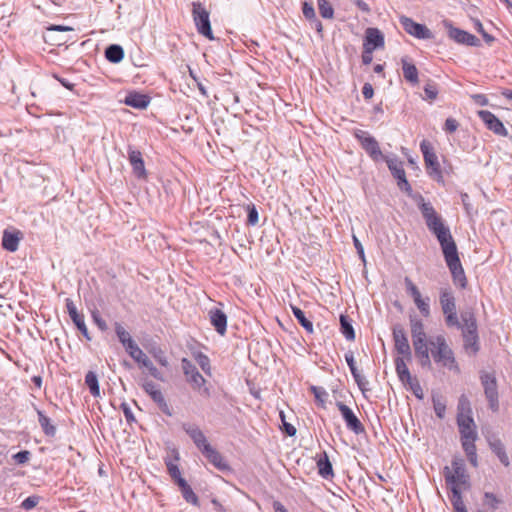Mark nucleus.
<instances>
[{
    "label": "nucleus",
    "mask_w": 512,
    "mask_h": 512,
    "mask_svg": "<svg viewBox=\"0 0 512 512\" xmlns=\"http://www.w3.org/2000/svg\"><path fill=\"white\" fill-rule=\"evenodd\" d=\"M409 325L412 338V345L419 364L423 368L430 369L432 363L429 352V339L425 331L423 321L416 315L409 316Z\"/></svg>",
    "instance_id": "nucleus-1"
},
{
    "label": "nucleus",
    "mask_w": 512,
    "mask_h": 512,
    "mask_svg": "<svg viewBox=\"0 0 512 512\" xmlns=\"http://www.w3.org/2000/svg\"><path fill=\"white\" fill-rule=\"evenodd\" d=\"M458 128V122L454 118H447L444 124V130L453 133Z\"/></svg>",
    "instance_id": "nucleus-63"
},
{
    "label": "nucleus",
    "mask_w": 512,
    "mask_h": 512,
    "mask_svg": "<svg viewBox=\"0 0 512 512\" xmlns=\"http://www.w3.org/2000/svg\"><path fill=\"white\" fill-rule=\"evenodd\" d=\"M385 45L383 34H367L363 49L373 53L374 50L383 48Z\"/></svg>",
    "instance_id": "nucleus-33"
},
{
    "label": "nucleus",
    "mask_w": 512,
    "mask_h": 512,
    "mask_svg": "<svg viewBox=\"0 0 512 512\" xmlns=\"http://www.w3.org/2000/svg\"><path fill=\"white\" fill-rule=\"evenodd\" d=\"M439 303L445 316L446 325H458L459 323L456 311V299L451 288L443 287L440 289Z\"/></svg>",
    "instance_id": "nucleus-5"
},
{
    "label": "nucleus",
    "mask_w": 512,
    "mask_h": 512,
    "mask_svg": "<svg viewBox=\"0 0 512 512\" xmlns=\"http://www.w3.org/2000/svg\"><path fill=\"white\" fill-rule=\"evenodd\" d=\"M105 57L111 63H119L124 58V50L120 45L111 44L105 50Z\"/></svg>",
    "instance_id": "nucleus-36"
},
{
    "label": "nucleus",
    "mask_w": 512,
    "mask_h": 512,
    "mask_svg": "<svg viewBox=\"0 0 512 512\" xmlns=\"http://www.w3.org/2000/svg\"><path fill=\"white\" fill-rule=\"evenodd\" d=\"M461 490L462 489H456V488L450 489V491H451L450 501H451L455 511H459L460 509L466 508L465 504L463 502L462 496H461Z\"/></svg>",
    "instance_id": "nucleus-48"
},
{
    "label": "nucleus",
    "mask_w": 512,
    "mask_h": 512,
    "mask_svg": "<svg viewBox=\"0 0 512 512\" xmlns=\"http://www.w3.org/2000/svg\"><path fill=\"white\" fill-rule=\"evenodd\" d=\"M205 447L206 448L202 454L212 465H214L220 471H226L229 469V465L224 460L223 456L214 447L211 445Z\"/></svg>",
    "instance_id": "nucleus-28"
},
{
    "label": "nucleus",
    "mask_w": 512,
    "mask_h": 512,
    "mask_svg": "<svg viewBox=\"0 0 512 512\" xmlns=\"http://www.w3.org/2000/svg\"><path fill=\"white\" fill-rule=\"evenodd\" d=\"M20 239L21 233L19 231L10 232L5 230L2 237V246L9 252H15L18 249Z\"/></svg>",
    "instance_id": "nucleus-29"
},
{
    "label": "nucleus",
    "mask_w": 512,
    "mask_h": 512,
    "mask_svg": "<svg viewBox=\"0 0 512 512\" xmlns=\"http://www.w3.org/2000/svg\"><path fill=\"white\" fill-rule=\"evenodd\" d=\"M167 470L171 478L174 480V482L178 485L179 480H185L181 476L180 469L177 464L173 463L172 461L166 462Z\"/></svg>",
    "instance_id": "nucleus-50"
},
{
    "label": "nucleus",
    "mask_w": 512,
    "mask_h": 512,
    "mask_svg": "<svg viewBox=\"0 0 512 512\" xmlns=\"http://www.w3.org/2000/svg\"><path fill=\"white\" fill-rule=\"evenodd\" d=\"M432 402L435 414L440 419H443L446 412V403L443 397L441 395H433Z\"/></svg>",
    "instance_id": "nucleus-46"
},
{
    "label": "nucleus",
    "mask_w": 512,
    "mask_h": 512,
    "mask_svg": "<svg viewBox=\"0 0 512 512\" xmlns=\"http://www.w3.org/2000/svg\"><path fill=\"white\" fill-rule=\"evenodd\" d=\"M317 467H318V470H319V474L322 477L328 478L329 476H333L332 464L329 461V458H328L326 453L324 454L323 458H320L318 460Z\"/></svg>",
    "instance_id": "nucleus-43"
},
{
    "label": "nucleus",
    "mask_w": 512,
    "mask_h": 512,
    "mask_svg": "<svg viewBox=\"0 0 512 512\" xmlns=\"http://www.w3.org/2000/svg\"><path fill=\"white\" fill-rule=\"evenodd\" d=\"M383 160L387 163V166H388L389 170L391 171L392 175L397 179L398 187L401 190H404L407 192L411 191V186L406 179V174L403 169L402 162L399 161L396 157H388V156H386Z\"/></svg>",
    "instance_id": "nucleus-14"
},
{
    "label": "nucleus",
    "mask_w": 512,
    "mask_h": 512,
    "mask_svg": "<svg viewBox=\"0 0 512 512\" xmlns=\"http://www.w3.org/2000/svg\"><path fill=\"white\" fill-rule=\"evenodd\" d=\"M39 502L38 496H29L21 504V507L25 510L33 509Z\"/></svg>",
    "instance_id": "nucleus-59"
},
{
    "label": "nucleus",
    "mask_w": 512,
    "mask_h": 512,
    "mask_svg": "<svg viewBox=\"0 0 512 512\" xmlns=\"http://www.w3.org/2000/svg\"><path fill=\"white\" fill-rule=\"evenodd\" d=\"M416 307L424 317L430 316V298H419L414 301Z\"/></svg>",
    "instance_id": "nucleus-49"
},
{
    "label": "nucleus",
    "mask_w": 512,
    "mask_h": 512,
    "mask_svg": "<svg viewBox=\"0 0 512 512\" xmlns=\"http://www.w3.org/2000/svg\"><path fill=\"white\" fill-rule=\"evenodd\" d=\"M355 137L359 140L361 147L375 162L383 160V155L377 140L366 131L359 130L355 133Z\"/></svg>",
    "instance_id": "nucleus-12"
},
{
    "label": "nucleus",
    "mask_w": 512,
    "mask_h": 512,
    "mask_svg": "<svg viewBox=\"0 0 512 512\" xmlns=\"http://www.w3.org/2000/svg\"><path fill=\"white\" fill-rule=\"evenodd\" d=\"M144 391L152 398V400L158 405L160 410L170 415L169 406L165 400V397L158 386L153 381L145 380L142 383Z\"/></svg>",
    "instance_id": "nucleus-19"
},
{
    "label": "nucleus",
    "mask_w": 512,
    "mask_h": 512,
    "mask_svg": "<svg viewBox=\"0 0 512 512\" xmlns=\"http://www.w3.org/2000/svg\"><path fill=\"white\" fill-rule=\"evenodd\" d=\"M193 18L198 32H212L209 13L200 3H193Z\"/></svg>",
    "instance_id": "nucleus-21"
},
{
    "label": "nucleus",
    "mask_w": 512,
    "mask_h": 512,
    "mask_svg": "<svg viewBox=\"0 0 512 512\" xmlns=\"http://www.w3.org/2000/svg\"><path fill=\"white\" fill-rule=\"evenodd\" d=\"M404 283L406 291L413 298V301L422 297L418 287L412 282V280L409 277H405Z\"/></svg>",
    "instance_id": "nucleus-52"
},
{
    "label": "nucleus",
    "mask_w": 512,
    "mask_h": 512,
    "mask_svg": "<svg viewBox=\"0 0 512 512\" xmlns=\"http://www.w3.org/2000/svg\"><path fill=\"white\" fill-rule=\"evenodd\" d=\"M462 448L468 461L473 467L478 466L477 449L475 442L478 439L477 427L472 416L460 415L457 417Z\"/></svg>",
    "instance_id": "nucleus-2"
},
{
    "label": "nucleus",
    "mask_w": 512,
    "mask_h": 512,
    "mask_svg": "<svg viewBox=\"0 0 512 512\" xmlns=\"http://www.w3.org/2000/svg\"><path fill=\"white\" fill-rule=\"evenodd\" d=\"M420 210L425 219L428 229L436 237L448 229V227L444 225L441 217L436 213L431 203L422 201L420 205Z\"/></svg>",
    "instance_id": "nucleus-10"
},
{
    "label": "nucleus",
    "mask_w": 512,
    "mask_h": 512,
    "mask_svg": "<svg viewBox=\"0 0 512 512\" xmlns=\"http://www.w3.org/2000/svg\"><path fill=\"white\" fill-rule=\"evenodd\" d=\"M404 283L406 291L413 298V301L422 297L418 287L412 282V280L409 277H405Z\"/></svg>",
    "instance_id": "nucleus-53"
},
{
    "label": "nucleus",
    "mask_w": 512,
    "mask_h": 512,
    "mask_svg": "<svg viewBox=\"0 0 512 512\" xmlns=\"http://www.w3.org/2000/svg\"><path fill=\"white\" fill-rule=\"evenodd\" d=\"M310 390L314 394L318 405L325 408V404L329 396L328 392L323 387L319 386H311Z\"/></svg>",
    "instance_id": "nucleus-47"
},
{
    "label": "nucleus",
    "mask_w": 512,
    "mask_h": 512,
    "mask_svg": "<svg viewBox=\"0 0 512 512\" xmlns=\"http://www.w3.org/2000/svg\"><path fill=\"white\" fill-rule=\"evenodd\" d=\"M30 452L29 451H19L16 453L13 458L18 464H24L29 460Z\"/></svg>",
    "instance_id": "nucleus-62"
},
{
    "label": "nucleus",
    "mask_w": 512,
    "mask_h": 512,
    "mask_svg": "<svg viewBox=\"0 0 512 512\" xmlns=\"http://www.w3.org/2000/svg\"><path fill=\"white\" fill-rule=\"evenodd\" d=\"M340 325H341V332L344 335V337L349 341H353L355 339V332H354V328H353L348 316H346V315L340 316Z\"/></svg>",
    "instance_id": "nucleus-42"
},
{
    "label": "nucleus",
    "mask_w": 512,
    "mask_h": 512,
    "mask_svg": "<svg viewBox=\"0 0 512 512\" xmlns=\"http://www.w3.org/2000/svg\"><path fill=\"white\" fill-rule=\"evenodd\" d=\"M489 446H490L491 450L496 454V456L498 457L500 462L506 467L509 466V464H510L509 458H508V455L505 451V447H504L503 443L501 442V440L496 439L494 441H490Z\"/></svg>",
    "instance_id": "nucleus-35"
},
{
    "label": "nucleus",
    "mask_w": 512,
    "mask_h": 512,
    "mask_svg": "<svg viewBox=\"0 0 512 512\" xmlns=\"http://www.w3.org/2000/svg\"><path fill=\"white\" fill-rule=\"evenodd\" d=\"M477 115L483 121L488 130L492 131L494 134L498 136H508V131L505 128L503 122L498 117H496L492 112L488 110H479L477 112Z\"/></svg>",
    "instance_id": "nucleus-15"
},
{
    "label": "nucleus",
    "mask_w": 512,
    "mask_h": 512,
    "mask_svg": "<svg viewBox=\"0 0 512 512\" xmlns=\"http://www.w3.org/2000/svg\"><path fill=\"white\" fill-rule=\"evenodd\" d=\"M129 355L140 365L145 367L150 375L157 380L163 381V374L154 366L152 361L147 357V355L139 348L137 345L130 352Z\"/></svg>",
    "instance_id": "nucleus-18"
},
{
    "label": "nucleus",
    "mask_w": 512,
    "mask_h": 512,
    "mask_svg": "<svg viewBox=\"0 0 512 512\" xmlns=\"http://www.w3.org/2000/svg\"><path fill=\"white\" fill-rule=\"evenodd\" d=\"M280 417H281L284 432L288 436H291V437L294 436L296 434V428L293 425L286 422L285 415L282 411L280 412Z\"/></svg>",
    "instance_id": "nucleus-60"
},
{
    "label": "nucleus",
    "mask_w": 512,
    "mask_h": 512,
    "mask_svg": "<svg viewBox=\"0 0 512 512\" xmlns=\"http://www.w3.org/2000/svg\"><path fill=\"white\" fill-rule=\"evenodd\" d=\"M259 215L258 211L256 210L255 206H249L248 207V216H247V223L249 225H256L258 223Z\"/></svg>",
    "instance_id": "nucleus-57"
},
{
    "label": "nucleus",
    "mask_w": 512,
    "mask_h": 512,
    "mask_svg": "<svg viewBox=\"0 0 512 512\" xmlns=\"http://www.w3.org/2000/svg\"><path fill=\"white\" fill-rule=\"evenodd\" d=\"M420 210L425 219L428 229L436 237L448 229V227L444 225L441 217L436 213L431 203L422 201L420 205Z\"/></svg>",
    "instance_id": "nucleus-9"
},
{
    "label": "nucleus",
    "mask_w": 512,
    "mask_h": 512,
    "mask_svg": "<svg viewBox=\"0 0 512 512\" xmlns=\"http://www.w3.org/2000/svg\"><path fill=\"white\" fill-rule=\"evenodd\" d=\"M464 341V348L466 351H470L473 354H476L479 349V336L477 333L465 334L462 335Z\"/></svg>",
    "instance_id": "nucleus-38"
},
{
    "label": "nucleus",
    "mask_w": 512,
    "mask_h": 512,
    "mask_svg": "<svg viewBox=\"0 0 512 512\" xmlns=\"http://www.w3.org/2000/svg\"><path fill=\"white\" fill-rule=\"evenodd\" d=\"M38 422L45 433V435L53 437L56 434V427L51 424L50 418H48L42 411L38 410Z\"/></svg>",
    "instance_id": "nucleus-40"
},
{
    "label": "nucleus",
    "mask_w": 512,
    "mask_h": 512,
    "mask_svg": "<svg viewBox=\"0 0 512 512\" xmlns=\"http://www.w3.org/2000/svg\"><path fill=\"white\" fill-rule=\"evenodd\" d=\"M401 63L403 77L405 78V80L413 85L418 84V69L416 68V66L412 62H410L408 57H403L401 59Z\"/></svg>",
    "instance_id": "nucleus-30"
},
{
    "label": "nucleus",
    "mask_w": 512,
    "mask_h": 512,
    "mask_svg": "<svg viewBox=\"0 0 512 512\" xmlns=\"http://www.w3.org/2000/svg\"><path fill=\"white\" fill-rule=\"evenodd\" d=\"M128 159L132 166L133 173L139 179H145L147 176V172L144 165V160L142 158V154L139 150L132 149L129 147L128 150Z\"/></svg>",
    "instance_id": "nucleus-24"
},
{
    "label": "nucleus",
    "mask_w": 512,
    "mask_h": 512,
    "mask_svg": "<svg viewBox=\"0 0 512 512\" xmlns=\"http://www.w3.org/2000/svg\"><path fill=\"white\" fill-rule=\"evenodd\" d=\"M181 366L187 381L192 385L193 389L198 390L205 397H210V390L208 387H205L206 380L200 374L197 367L186 358L182 359Z\"/></svg>",
    "instance_id": "nucleus-6"
},
{
    "label": "nucleus",
    "mask_w": 512,
    "mask_h": 512,
    "mask_svg": "<svg viewBox=\"0 0 512 512\" xmlns=\"http://www.w3.org/2000/svg\"><path fill=\"white\" fill-rule=\"evenodd\" d=\"M66 308H67V312H68L71 320L73 321V323L80 330L82 335L86 339L90 340L91 338L89 336L88 329H87L85 321H84V316H83V314H80L77 311V308H76L74 302L69 298L66 299Z\"/></svg>",
    "instance_id": "nucleus-23"
},
{
    "label": "nucleus",
    "mask_w": 512,
    "mask_h": 512,
    "mask_svg": "<svg viewBox=\"0 0 512 512\" xmlns=\"http://www.w3.org/2000/svg\"><path fill=\"white\" fill-rule=\"evenodd\" d=\"M183 430L189 435V437L193 440L196 447L203 452L205 450V446H210L208 443L204 433L201 429L195 425L190 423H184L182 425Z\"/></svg>",
    "instance_id": "nucleus-22"
},
{
    "label": "nucleus",
    "mask_w": 512,
    "mask_h": 512,
    "mask_svg": "<svg viewBox=\"0 0 512 512\" xmlns=\"http://www.w3.org/2000/svg\"><path fill=\"white\" fill-rule=\"evenodd\" d=\"M318 9L323 18H332L334 10L327 0H318Z\"/></svg>",
    "instance_id": "nucleus-51"
},
{
    "label": "nucleus",
    "mask_w": 512,
    "mask_h": 512,
    "mask_svg": "<svg viewBox=\"0 0 512 512\" xmlns=\"http://www.w3.org/2000/svg\"><path fill=\"white\" fill-rule=\"evenodd\" d=\"M436 238L441 246L444 259L458 254L456 243L451 235L449 228L438 235Z\"/></svg>",
    "instance_id": "nucleus-26"
},
{
    "label": "nucleus",
    "mask_w": 512,
    "mask_h": 512,
    "mask_svg": "<svg viewBox=\"0 0 512 512\" xmlns=\"http://www.w3.org/2000/svg\"><path fill=\"white\" fill-rule=\"evenodd\" d=\"M336 406L341 412V415L349 430L353 431L357 435L365 431L364 426L362 425V423L360 422V420L358 419V417L355 415L351 408H349L342 402H337Z\"/></svg>",
    "instance_id": "nucleus-17"
},
{
    "label": "nucleus",
    "mask_w": 512,
    "mask_h": 512,
    "mask_svg": "<svg viewBox=\"0 0 512 512\" xmlns=\"http://www.w3.org/2000/svg\"><path fill=\"white\" fill-rule=\"evenodd\" d=\"M121 410L123 411L125 419H126V421L129 424H132V423L136 422L135 416L132 413V410H131L130 406L127 403L123 402L121 404Z\"/></svg>",
    "instance_id": "nucleus-58"
},
{
    "label": "nucleus",
    "mask_w": 512,
    "mask_h": 512,
    "mask_svg": "<svg viewBox=\"0 0 512 512\" xmlns=\"http://www.w3.org/2000/svg\"><path fill=\"white\" fill-rule=\"evenodd\" d=\"M420 149L423 153L424 162L427 167L428 174L436 180L442 178L440 164L437 155L433 151L431 144L427 140L420 143Z\"/></svg>",
    "instance_id": "nucleus-11"
},
{
    "label": "nucleus",
    "mask_w": 512,
    "mask_h": 512,
    "mask_svg": "<svg viewBox=\"0 0 512 512\" xmlns=\"http://www.w3.org/2000/svg\"><path fill=\"white\" fill-rule=\"evenodd\" d=\"M124 102L133 108L145 109L150 103V98L144 94L130 93L126 96Z\"/></svg>",
    "instance_id": "nucleus-32"
},
{
    "label": "nucleus",
    "mask_w": 512,
    "mask_h": 512,
    "mask_svg": "<svg viewBox=\"0 0 512 512\" xmlns=\"http://www.w3.org/2000/svg\"><path fill=\"white\" fill-rule=\"evenodd\" d=\"M428 347L430 358L432 357L436 363L449 370L459 371L454 352L449 347L446 337L443 334L430 337Z\"/></svg>",
    "instance_id": "nucleus-3"
},
{
    "label": "nucleus",
    "mask_w": 512,
    "mask_h": 512,
    "mask_svg": "<svg viewBox=\"0 0 512 512\" xmlns=\"http://www.w3.org/2000/svg\"><path fill=\"white\" fill-rule=\"evenodd\" d=\"M425 98L429 100H434L438 95V89L433 82H428L424 86Z\"/></svg>",
    "instance_id": "nucleus-56"
},
{
    "label": "nucleus",
    "mask_w": 512,
    "mask_h": 512,
    "mask_svg": "<svg viewBox=\"0 0 512 512\" xmlns=\"http://www.w3.org/2000/svg\"><path fill=\"white\" fill-rule=\"evenodd\" d=\"M350 368V371H351V374L353 375V378L355 380V382L357 383V385L359 386V388L361 390H364V387L365 385L367 384V381L365 380V378L359 373L357 367H356V364L353 365L352 367H349Z\"/></svg>",
    "instance_id": "nucleus-55"
},
{
    "label": "nucleus",
    "mask_w": 512,
    "mask_h": 512,
    "mask_svg": "<svg viewBox=\"0 0 512 512\" xmlns=\"http://www.w3.org/2000/svg\"><path fill=\"white\" fill-rule=\"evenodd\" d=\"M178 487L181 490L183 498L192 505L198 506L199 505V499L197 495L193 492L190 485L187 483L186 480H179Z\"/></svg>",
    "instance_id": "nucleus-37"
},
{
    "label": "nucleus",
    "mask_w": 512,
    "mask_h": 512,
    "mask_svg": "<svg viewBox=\"0 0 512 512\" xmlns=\"http://www.w3.org/2000/svg\"><path fill=\"white\" fill-rule=\"evenodd\" d=\"M400 22L406 32H429L426 26L415 23L410 18L401 17Z\"/></svg>",
    "instance_id": "nucleus-44"
},
{
    "label": "nucleus",
    "mask_w": 512,
    "mask_h": 512,
    "mask_svg": "<svg viewBox=\"0 0 512 512\" xmlns=\"http://www.w3.org/2000/svg\"><path fill=\"white\" fill-rule=\"evenodd\" d=\"M210 323L215 328V330L220 334L224 335L227 329V316L226 314L218 309L213 308L208 312Z\"/></svg>",
    "instance_id": "nucleus-27"
},
{
    "label": "nucleus",
    "mask_w": 512,
    "mask_h": 512,
    "mask_svg": "<svg viewBox=\"0 0 512 512\" xmlns=\"http://www.w3.org/2000/svg\"><path fill=\"white\" fill-rule=\"evenodd\" d=\"M198 363L204 372L210 371V360L206 355L200 354L198 356Z\"/></svg>",
    "instance_id": "nucleus-64"
},
{
    "label": "nucleus",
    "mask_w": 512,
    "mask_h": 512,
    "mask_svg": "<svg viewBox=\"0 0 512 512\" xmlns=\"http://www.w3.org/2000/svg\"><path fill=\"white\" fill-rule=\"evenodd\" d=\"M443 474L449 489H467L469 487V475L466 472L463 459L454 458L450 467H444Z\"/></svg>",
    "instance_id": "nucleus-4"
},
{
    "label": "nucleus",
    "mask_w": 512,
    "mask_h": 512,
    "mask_svg": "<svg viewBox=\"0 0 512 512\" xmlns=\"http://www.w3.org/2000/svg\"><path fill=\"white\" fill-rule=\"evenodd\" d=\"M115 332L128 353L137 346V343L131 338L130 333L118 322L115 323Z\"/></svg>",
    "instance_id": "nucleus-31"
},
{
    "label": "nucleus",
    "mask_w": 512,
    "mask_h": 512,
    "mask_svg": "<svg viewBox=\"0 0 512 512\" xmlns=\"http://www.w3.org/2000/svg\"><path fill=\"white\" fill-rule=\"evenodd\" d=\"M460 415H463L464 417L472 416L470 401L465 395H461L458 401L457 417H459Z\"/></svg>",
    "instance_id": "nucleus-45"
},
{
    "label": "nucleus",
    "mask_w": 512,
    "mask_h": 512,
    "mask_svg": "<svg viewBox=\"0 0 512 512\" xmlns=\"http://www.w3.org/2000/svg\"><path fill=\"white\" fill-rule=\"evenodd\" d=\"M85 384L89 388V391L93 397H99L100 396V387H99V381L98 376L95 372L89 371L85 376Z\"/></svg>",
    "instance_id": "nucleus-39"
},
{
    "label": "nucleus",
    "mask_w": 512,
    "mask_h": 512,
    "mask_svg": "<svg viewBox=\"0 0 512 512\" xmlns=\"http://www.w3.org/2000/svg\"><path fill=\"white\" fill-rule=\"evenodd\" d=\"M406 360L407 359L405 357H397L395 359L396 373L403 384L407 383L413 378L407 367Z\"/></svg>",
    "instance_id": "nucleus-34"
},
{
    "label": "nucleus",
    "mask_w": 512,
    "mask_h": 512,
    "mask_svg": "<svg viewBox=\"0 0 512 512\" xmlns=\"http://www.w3.org/2000/svg\"><path fill=\"white\" fill-rule=\"evenodd\" d=\"M153 356L160 365L164 367L168 366L167 357L165 356L164 352L161 349L154 350Z\"/></svg>",
    "instance_id": "nucleus-61"
},
{
    "label": "nucleus",
    "mask_w": 512,
    "mask_h": 512,
    "mask_svg": "<svg viewBox=\"0 0 512 512\" xmlns=\"http://www.w3.org/2000/svg\"><path fill=\"white\" fill-rule=\"evenodd\" d=\"M445 262L451 272L454 284L461 288H465L467 279L459 255L456 254L454 256L445 258Z\"/></svg>",
    "instance_id": "nucleus-16"
},
{
    "label": "nucleus",
    "mask_w": 512,
    "mask_h": 512,
    "mask_svg": "<svg viewBox=\"0 0 512 512\" xmlns=\"http://www.w3.org/2000/svg\"><path fill=\"white\" fill-rule=\"evenodd\" d=\"M291 310L295 318L301 324V326L310 334L313 333V324L306 318L305 313L297 306H291Z\"/></svg>",
    "instance_id": "nucleus-41"
},
{
    "label": "nucleus",
    "mask_w": 512,
    "mask_h": 512,
    "mask_svg": "<svg viewBox=\"0 0 512 512\" xmlns=\"http://www.w3.org/2000/svg\"><path fill=\"white\" fill-rule=\"evenodd\" d=\"M480 381L484 389L485 397L488 401L489 408L493 412H498L499 410V393L497 380L494 374L489 372H481Z\"/></svg>",
    "instance_id": "nucleus-7"
},
{
    "label": "nucleus",
    "mask_w": 512,
    "mask_h": 512,
    "mask_svg": "<svg viewBox=\"0 0 512 512\" xmlns=\"http://www.w3.org/2000/svg\"><path fill=\"white\" fill-rule=\"evenodd\" d=\"M392 334L396 352L410 361L412 358L411 347L404 328L397 324L393 327Z\"/></svg>",
    "instance_id": "nucleus-13"
},
{
    "label": "nucleus",
    "mask_w": 512,
    "mask_h": 512,
    "mask_svg": "<svg viewBox=\"0 0 512 512\" xmlns=\"http://www.w3.org/2000/svg\"><path fill=\"white\" fill-rule=\"evenodd\" d=\"M458 325H447L448 327H457L461 329L462 335L477 333L478 325L475 314L472 310H465L461 312L460 319L458 318Z\"/></svg>",
    "instance_id": "nucleus-20"
},
{
    "label": "nucleus",
    "mask_w": 512,
    "mask_h": 512,
    "mask_svg": "<svg viewBox=\"0 0 512 512\" xmlns=\"http://www.w3.org/2000/svg\"><path fill=\"white\" fill-rule=\"evenodd\" d=\"M406 384L409 385L410 390L418 399H423V389L416 378H412Z\"/></svg>",
    "instance_id": "nucleus-54"
},
{
    "label": "nucleus",
    "mask_w": 512,
    "mask_h": 512,
    "mask_svg": "<svg viewBox=\"0 0 512 512\" xmlns=\"http://www.w3.org/2000/svg\"><path fill=\"white\" fill-rule=\"evenodd\" d=\"M420 210L425 219L428 229L436 237L448 229V227L444 225L441 217L436 213L431 203L422 201L420 205Z\"/></svg>",
    "instance_id": "nucleus-8"
},
{
    "label": "nucleus",
    "mask_w": 512,
    "mask_h": 512,
    "mask_svg": "<svg viewBox=\"0 0 512 512\" xmlns=\"http://www.w3.org/2000/svg\"><path fill=\"white\" fill-rule=\"evenodd\" d=\"M456 43L465 46H481V38L476 34H446L445 44Z\"/></svg>",
    "instance_id": "nucleus-25"
}]
</instances>
